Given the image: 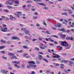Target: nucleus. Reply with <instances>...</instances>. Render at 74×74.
<instances>
[{"label": "nucleus", "mask_w": 74, "mask_h": 74, "mask_svg": "<svg viewBox=\"0 0 74 74\" xmlns=\"http://www.w3.org/2000/svg\"><path fill=\"white\" fill-rule=\"evenodd\" d=\"M27 67L28 69H30V68H36V67H37V66L36 65H33L32 64H29V65H27Z\"/></svg>", "instance_id": "nucleus-1"}, {"label": "nucleus", "mask_w": 74, "mask_h": 74, "mask_svg": "<svg viewBox=\"0 0 74 74\" xmlns=\"http://www.w3.org/2000/svg\"><path fill=\"white\" fill-rule=\"evenodd\" d=\"M67 42H65V41H62L61 43V45H62V46H63V47H67Z\"/></svg>", "instance_id": "nucleus-2"}, {"label": "nucleus", "mask_w": 74, "mask_h": 74, "mask_svg": "<svg viewBox=\"0 0 74 74\" xmlns=\"http://www.w3.org/2000/svg\"><path fill=\"white\" fill-rule=\"evenodd\" d=\"M7 29V28L5 27L4 28H2L1 29V30L2 32H7V31L6 30Z\"/></svg>", "instance_id": "nucleus-3"}, {"label": "nucleus", "mask_w": 74, "mask_h": 74, "mask_svg": "<svg viewBox=\"0 0 74 74\" xmlns=\"http://www.w3.org/2000/svg\"><path fill=\"white\" fill-rule=\"evenodd\" d=\"M58 30H59V31H61V32H63L65 33H66V31L64 28H62L61 29H58Z\"/></svg>", "instance_id": "nucleus-4"}, {"label": "nucleus", "mask_w": 74, "mask_h": 74, "mask_svg": "<svg viewBox=\"0 0 74 74\" xmlns=\"http://www.w3.org/2000/svg\"><path fill=\"white\" fill-rule=\"evenodd\" d=\"M38 55L39 56L38 57V59L40 60H42V59L41 58H43L42 56L40 54H38Z\"/></svg>", "instance_id": "nucleus-5"}, {"label": "nucleus", "mask_w": 74, "mask_h": 74, "mask_svg": "<svg viewBox=\"0 0 74 74\" xmlns=\"http://www.w3.org/2000/svg\"><path fill=\"white\" fill-rule=\"evenodd\" d=\"M28 63H29V64H36V63H35V62L33 61H29L28 62Z\"/></svg>", "instance_id": "nucleus-6"}, {"label": "nucleus", "mask_w": 74, "mask_h": 74, "mask_svg": "<svg viewBox=\"0 0 74 74\" xmlns=\"http://www.w3.org/2000/svg\"><path fill=\"white\" fill-rule=\"evenodd\" d=\"M3 73H5V74H6L7 73H8V71H5V70H2L1 71Z\"/></svg>", "instance_id": "nucleus-7"}, {"label": "nucleus", "mask_w": 74, "mask_h": 74, "mask_svg": "<svg viewBox=\"0 0 74 74\" xmlns=\"http://www.w3.org/2000/svg\"><path fill=\"white\" fill-rule=\"evenodd\" d=\"M55 26L56 27H60V24L58 23L57 24V25H55Z\"/></svg>", "instance_id": "nucleus-8"}, {"label": "nucleus", "mask_w": 74, "mask_h": 74, "mask_svg": "<svg viewBox=\"0 0 74 74\" xmlns=\"http://www.w3.org/2000/svg\"><path fill=\"white\" fill-rule=\"evenodd\" d=\"M12 40H18V39L17 37H16L15 36H12Z\"/></svg>", "instance_id": "nucleus-9"}, {"label": "nucleus", "mask_w": 74, "mask_h": 74, "mask_svg": "<svg viewBox=\"0 0 74 74\" xmlns=\"http://www.w3.org/2000/svg\"><path fill=\"white\" fill-rule=\"evenodd\" d=\"M66 44L67 45V46L68 47V49H70V48H71V45L67 43Z\"/></svg>", "instance_id": "nucleus-10"}, {"label": "nucleus", "mask_w": 74, "mask_h": 74, "mask_svg": "<svg viewBox=\"0 0 74 74\" xmlns=\"http://www.w3.org/2000/svg\"><path fill=\"white\" fill-rule=\"evenodd\" d=\"M48 40L50 41L51 42H54V40H53L52 39V38H48Z\"/></svg>", "instance_id": "nucleus-11"}, {"label": "nucleus", "mask_w": 74, "mask_h": 74, "mask_svg": "<svg viewBox=\"0 0 74 74\" xmlns=\"http://www.w3.org/2000/svg\"><path fill=\"white\" fill-rule=\"evenodd\" d=\"M5 47V46H2L0 47V49H2Z\"/></svg>", "instance_id": "nucleus-12"}, {"label": "nucleus", "mask_w": 74, "mask_h": 74, "mask_svg": "<svg viewBox=\"0 0 74 74\" xmlns=\"http://www.w3.org/2000/svg\"><path fill=\"white\" fill-rule=\"evenodd\" d=\"M3 11L4 12H9V10L7 9H4Z\"/></svg>", "instance_id": "nucleus-13"}, {"label": "nucleus", "mask_w": 74, "mask_h": 74, "mask_svg": "<svg viewBox=\"0 0 74 74\" xmlns=\"http://www.w3.org/2000/svg\"><path fill=\"white\" fill-rule=\"evenodd\" d=\"M23 48L24 49H28V47L26 45H24L23 46Z\"/></svg>", "instance_id": "nucleus-14"}, {"label": "nucleus", "mask_w": 74, "mask_h": 74, "mask_svg": "<svg viewBox=\"0 0 74 74\" xmlns=\"http://www.w3.org/2000/svg\"><path fill=\"white\" fill-rule=\"evenodd\" d=\"M0 42H2V43H5V42H6V41L5 40H0Z\"/></svg>", "instance_id": "nucleus-15"}, {"label": "nucleus", "mask_w": 74, "mask_h": 74, "mask_svg": "<svg viewBox=\"0 0 74 74\" xmlns=\"http://www.w3.org/2000/svg\"><path fill=\"white\" fill-rule=\"evenodd\" d=\"M68 12H69V13L70 14H73V12H71V11L70 10H68Z\"/></svg>", "instance_id": "nucleus-16"}, {"label": "nucleus", "mask_w": 74, "mask_h": 74, "mask_svg": "<svg viewBox=\"0 0 74 74\" xmlns=\"http://www.w3.org/2000/svg\"><path fill=\"white\" fill-rule=\"evenodd\" d=\"M43 10H48L49 8L47 7H45L43 8Z\"/></svg>", "instance_id": "nucleus-17"}, {"label": "nucleus", "mask_w": 74, "mask_h": 74, "mask_svg": "<svg viewBox=\"0 0 74 74\" xmlns=\"http://www.w3.org/2000/svg\"><path fill=\"white\" fill-rule=\"evenodd\" d=\"M16 62V61H13L12 63H16V64H19V63H20L19 61H18V62Z\"/></svg>", "instance_id": "nucleus-18"}, {"label": "nucleus", "mask_w": 74, "mask_h": 74, "mask_svg": "<svg viewBox=\"0 0 74 74\" xmlns=\"http://www.w3.org/2000/svg\"><path fill=\"white\" fill-rule=\"evenodd\" d=\"M38 4H39V5H44V6H46L45 5L44 3H38Z\"/></svg>", "instance_id": "nucleus-19"}, {"label": "nucleus", "mask_w": 74, "mask_h": 74, "mask_svg": "<svg viewBox=\"0 0 74 74\" xmlns=\"http://www.w3.org/2000/svg\"><path fill=\"white\" fill-rule=\"evenodd\" d=\"M14 66H15L16 67H17V68H18V69H19V68H20V66H18L16 64H15Z\"/></svg>", "instance_id": "nucleus-20"}, {"label": "nucleus", "mask_w": 74, "mask_h": 74, "mask_svg": "<svg viewBox=\"0 0 74 74\" xmlns=\"http://www.w3.org/2000/svg\"><path fill=\"white\" fill-rule=\"evenodd\" d=\"M43 60H44V61H45V62H47V63H48V62H49L45 58H43Z\"/></svg>", "instance_id": "nucleus-21"}, {"label": "nucleus", "mask_w": 74, "mask_h": 74, "mask_svg": "<svg viewBox=\"0 0 74 74\" xmlns=\"http://www.w3.org/2000/svg\"><path fill=\"white\" fill-rule=\"evenodd\" d=\"M14 2L15 3V4H19V1H15Z\"/></svg>", "instance_id": "nucleus-22"}, {"label": "nucleus", "mask_w": 74, "mask_h": 74, "mask_svg": "<svg viewBox=\"0 0 74 74\" xmlns=\"http://www.w3.org/2000/svg\"><path fill=\"white\" fill-rule=\"evenodd\" d=\"M7 44H11V42L10 41H8L7 42H6Z\"/></svg>", "instance_id": "nucleus-23"}, {"label": "nucleus", "mask_w": 74, "mask_h": 74, "mask_svg": "<svg viewBox=\"0 0 74 74\" xmlns=\"http://www.w3.org/2000/svg\"><path fill=\"white\" fill-rule=\"evenodd\" d=\"M42 22L43 23V25H45V26H46V25H47V23H46L45 22V21L44 20H43Z\"/></svg>", "instance_id": "nucleus-24"}, {"label": "nucleus", "mask_w": 74, "mask_h": 74, "mask_svg": "<svg viewBox=\"0 0 74 74\" xmlns=\"http://www.w3.org/2000/svg\"><path fill=\"white\" fill-rule=\"evenodd\" d=\"M14 14L15 15H16V16L18 17V18H19V16H20V15L16 14V13H14Z\"/></svg>", "instance_id": "nucleus-25"}, {"label": "nucleus", "mask_w": 74, "mask_h": 74, "mask_svg": "<svg viewBox=\"0 0 74 74\" xmlns=\"http://www.w3.org/2000/svg\"><path fill=\"white\" fill-rule=\"evenodd\" d=\"M65 37H66V35H63L61 36V38H65Z\"/></svg>", "instance_id": "nucleus-26"}, {"label": "nucleus", "mask_w": 74, "mask_h": 74, "mask_svg": "<svg viewBox=\"0 0 74 74\" xmlns=\"http://www.w3.org/2000/svg\"><path fill=\"white\" fill-rule=\"evenodd\" d=\"M2 58L3 59H7V57H4L3 56H2Z\"/></svg>", "instance_id": "nucleus-27"}, {"label": "nucleus", "mask_w": 74, "mask_h": 74, "mask_svg": "<svg viewBox=\"0 0 74 74\" xmlns=\"http://www.w3.org/2000/svg\"><path fill=\"white\" fill-rule=\"evenodd\" d=\"M56 58H57V59H58V58H60V56L58 55H56Z\"/></svg>", "instance_id": "nucleus-28"}, {"label": "nucleus", "mask_w": 74, "mask_h": 74, "mask_svg": "<svg viewBox=\"0 0 74 74\" xmlns=\"http://www.w3.org/2000/svg\"><path fill=\"white\" fill-rule=\"evenodd\" d=\"M35 50H37V51H40V49L38 47H35Z\"/></svg>", "instance_id": "nucleus-29"}, {"label": "nucleus", "mask_w": 74, "mask_h": 74, "mask_svg": "<svg viewBox=\"0 0 74 74\" xmlns=\"http://www.w3.org/2000/svg\"><path fill=\"white\" fill-rule=\"evenodd\" d=\"M21 30L23 31H26V29L25 28H22L21 29Z\"/></svg>", "instance_id": "nucleus-30"}, {"label": "nucleus", "mask_w": 74, "mask_h": 74, "mask_svg": "<svg viewBox=\"0 0 74 74\" xmlns=\"http://www.w3.org/2000/svg\"><path fill=\"white\" fill-rule=\"evenodd\" d=\"M40 49H42L43 50V49H45V47H42L41 46H40Z\"/></svg>", "instance_id": "nucleus-31"}, {"label": "nucleus", "mask_w": 74, "mask_h": 74, "mask_svg": "<svg viewBox=\"0 0 74 74\" xmlns=\"http://www.w3.org/2000/svg\"><path fill=\"white\" fill-rule=\"evenodd\" d=\"M1 53L4 54L5 53V51H0Z\"/></svg>", "instance_id": "nucleus-32"}, {"label": "nucleus", "mask_w": 74, "mask_h": 74, "mask_svg": "<svg viewBox=\"0 0 74 74\" xmlns=\"http://www.w3.org/2000/svg\"><path fill=\"white\" fill-rule=\"evenodd\" d=\"M61 14H62V15H67V13H62Z\"/></svg>", "instance_id": "nucleus-33"}, {"label": "nucleus", "mask_w": 74, "mask_h": 74, "mask_svg": "<svg viewBox=\"0 0 74 74\" xmlns=\"http://www.w3.org/2000/svg\"><path fill=\"white\" fill-rule=\"evenodd\" d=\"M33 19H37V16H34L33 17Z\"/></svg>", "instance_id": "nucleus-34"}, {"label": "nucleus", "mask_w": 74, "mask_h": 74, "mask_svg": "<svg viewBox=\"0 0 74 74\" xmlns=\"http://www.w3.org/2000/svg\"><path fill=\"white\" fill-rule=\"evenodd\" d=\"M71 31L69 29H68L67 30L66 33H70Z\"/></svg>", "instance_id": "nucleus-35"}, {"label": "nucleus", "mask_w": 74, "mask_h": 74, "mask_svg": "<svg viewBox=\"0 0 74 74\" xmlns=\"http://www.w3.org/2000/svg\"><path fill=\"white\" fill-rule=\"evenodd\" d=\"M70 39L71 40H72V41H73L74 40V38H73V37L72 36H71Z\"/></svg>", "instance_id": "nucleus-36"}, {"label": "nucleus", "mask_w": 74, "mask_h": 74, "mask_svg": "<svg viewBox=\"0 0 74 74\" xmlns=\"http://www.w3.org/2000/svg\"><path fill=\"white\" fill-rule=\"evenodd\" d=\"M17 52L19 53H22L23 52V51L22 50H20V51H18Z\"/></svg>", "instance_id": "nucleus-37"}, {"label": "nucleus", "mask_w": 74, "mask_h": 74, "mask_svg": "<svg viewBox=\"0 0 74 74\" xmlns=\"http://www.w3.org/2000/svg\"><path fill=\"white\" fill-rule=\"evenodd\" d=\"M8 55L9 56H11V55H12V56H13V55H14V54H11V53H9Z\"/></svg>", "instance_id": "nucleus-38"}, {"label": "nucleus", "mask_w": 74, "mask_h": 74, "mask_svg": "<svg viewBox=\"0 0 74 74\" xmlns=\"http://www.w3.org/2000/svg\"><path fill=\"white\" fill-rule=\"evenodd\" d=\"M25 64H22V67H23V68H25Z\"/></svg>", "instance_id": "nucleus-39"}, {"label": "nucleus", "mask_w": 74, "mask_h": 74, "mask_svg": "<svg viewBox=\"0 0 74 74\" xmlns=\"http://www.w3.org/2000/svg\"><path fill=\"white\" fill-rule=\"evenodd\" d=\"M7 64L8 66L9 67H10V66H11V65L10 64V63H7Z\"/></svg>", "instance_id": "nucleus-40"}, {"label": "nucleus", "mask_w": 74, "mask_h": 74, "mask_svg": "<svg viewBox=\"0 0 74 74\" xmlns=\"http://www.w3.org/2000/svg\"><path fill=\"white\" fill-rule=\"evenodd\" d=\"M16 12L18 14H20L21 13H22V12L21 11L20 12Z\"/></svg>", "instance_id": "nucleus-41"}, {"label": "nucleus", "mask_w": 74, "mask_h": 74, "mask_svg": "<svg viewBox=\"0 0 74 74\" xmlns=\"http://www.w3.org/2000/svg\"><path fill=\"white\" fill-rule=\"evenodd\" d=\"M69 64H73V62H72L71 61H69Z\"/></svg>", "instance_id": "nucleus-42"}, {"label": "nucleus", "mask_w": 74, "mask_h": 74, "mask_svg": "<svg viewBox=\"0 0 74 74\" xmlns=\"http://www.w3.org/2000/svg\"><path fill=\"white\" fill-rule=\"evenodd\" d=\"M53 37H55L56 38H58V36H56V35H53L52 36Z\"/></svg>", "instance_id": "nucleus-43"}, {"label": "nucleus", "mask_w": 74, "mask_h": 74, "mask_svg": "<svg viewBox=\"0 0 74 74\" xmlns=\"http://www.w3.org/2000/svg\"><path fill=\"white\" fill-rule=\"evenodd\" d=\"M29 31H25V34H27V33H29Z\"/></svg>", "instance_id": "nucleus-44"}, {"label": "nucleus", "mask_w": 74, "mask_h": 74, "mask_svg": "<svg viewBox=\"0 0 74 74\" xmlns=\"http://www.w3.org/2000/svg\"><path fill=\"white\" fill-rule=\"evenodd\" d=\"M49 45H50V46H53V44L52 43H49Z\"/></svg>", "instance_id": "nucleus-45"}, {"label": "nucleus", "mask_w": 74, "mask_h": 74, "mask_svg": "<svg viewBox=\"0 0 74 74\" xmlns=\"http://www.w3.org/2000/svg\"><path fill=\"white\" fill-rule=\"evenodd\" d=\"M66 40H70V37H66Z\"/></svg>", "instance_id": "nucleus-46"}, {"label": "nucleus", "mask_w": 74, "mask_h": 74, "mask_svg": "<svg viewBox=\"0 0 74 74\" xmlns=\"http://www.w3.org/2000/svg\"><path fill=\"white\" fill-rule=\"evenodd\" d=\"M38 39H39V40H40V41H41V40H42V38L40 37H39Z\"/></svg>", "instance_id": "nucleus-47"}, {"label": "nucleus", "mask_w": 74, "mask_h": 74, "mask_svg": "<svg viewBox=\"0 0 74 74\" xmlns=\"http://www.w3.org/2000/svg\"><path fill=\"white\" fill-rule=\"evenodd\" d=\"M39 30H42V29H44V28H42L41 27H39Z\"/></svg>", "instance_id": "nucleus-48"}, {"label": "nucleus", "mask_w": 74, "mask_h": 74, "mask_svg": "<svg viewBox=\"0 0 74 74\" xmlns=\"http://www.w3.org/2000/svg\"><path fill=\"white\" fill-rule=\"evenodd\" d=\"M31 74H36V72H35L34 71H33L31 73Z\"/></svg>", "instance_id": "nucleus-49"}, {"label": "nucleus", "mask_w": 74, "mask_h": 74, "mask_svg": "<svg viewBox=\"0 0 74 74\" xmlns=\"http://www.w3.org/2000/svg\"><path fill=\"white\" fill-rule=\"evenodd\" d=\"M23 8H25V7H26V5H23Z\"/></svg>", "instance_id": "nucleus-50"}, {"label": "nucleus", "mask_w": 74, "mask_h": 74, "mask_svg": "<svg viewBox=\"0 0 74 74\" xmlns=\"http://www.w3.org/2000/svg\"><path fill=\"white\" fill-rule=\"evenodd\" d=\"M27 6L28 7H31L32 5H31L30 4H29L27 5Z\"/></svg>", "instance_id": "nucleus-51"}, {"label": "nucleus", "mask_w": 74, "mask_h": 74, "mask_svg": "<svg viewBox=\"0 0 74 74\" xmlns=\"http://www.w3.org/2000/svg\"><path fill=\"white\" fill-rule=\"evenodd\" d=\"M49 4H53V2H51V1H49Z\"/></svg>", "instance_id": "nucleus-52"}, {"label": "nucleus", "mask_w": 74, "mask_h": 74, "mask_svg": "<svg viewBox=\"0 0 74 74\" xmlns=\"http://www.w3.org/2000/svg\"><path fill=\"white\" fill-rule=\"evenodd\" d=\"M60 66H62V67H64V64H61Z\"/></svg>", "instance_id": "nucleus-53"}, {"label": "nucleus", "mask_w": 74, "mask_h": 74, "mask_svg": "<svg viewBox=\"0 0 74 74\" xmlns=\"http://www.w3.org/2000/svg\"><path fill=\"white\" fill-rule=\"evenodd\" d=\"M52 28L53 29V30H55L56 29V28L54 27H52Z\"/></svg>", "instance_id": "nucleus-54"}, {"label": "nucleus", "mask_w": 74, "mask_h": 74, "mask_svg": "<svg viewBox=\"0 0 74 74\" xmlns=\"http://www.w3.org/2000/svg\"><path fill=\"white\" fill-rule=\"evenodd\" d=\"M36 63L37 64H40V62H38L37 61H36Z\"/></svg>", "instance_id": "nucleus-55"}, {"label": "nucleus", "mask_w": 74, "mask_h": 74, "mask_svg": "<svg viewBox=\"0 0 74 74\" xmlns=\"http://www.w3.org/2000/svg\"><path fill=\"white\" fill-rule=\"evenodd\" d=\"M49 32V31H46V33H47V34H51V33H50Z\"/></svg>", "instance_id": "nucleus-56"}, {"label": "nucleus", "mask_w": 74, "mask_h": 74, "mask_svg": "<svg viewBox=\"0 0 74 74\" xmlns=\"http://www.w3.org/2000/svg\"><path fill=\"white\" fill-rule=\"evenodd\" d=\"M10 18H13V19H14V16H13L12 15H11L10 16Z\"/></svg>", "instance_id": "nucleus-57"}, {"label": "nucleus", "mask_w": 74, "mask_h": 74, "mask_svg": "<svg viewBox=\"0 0 74 74\" xmlns=\"http://www.w3.org/2000/svg\"><path fill=\"white\" fill-rule=\"evenodd\" d=\"M62 63H65V60H62L61 61Z\"/></svg>", "instance_id": "nucleus-58"}, {"label": "nucleus", "mask_w": 74, "mask_h": 74, "mask_svg": "<svg viewBox=\"0 0 74 74\" xmlns=\"http://www.w3.org/2000/svg\"><path fill=\"white\" fill-rule=\"evenodd\" d=\"M7 35L8 36H11V33H9L8 34H7Z\"/></svg>", "instance_id": "nucleus-59"}, {"label": "nucleus", "mask_w": 74, "mask_h": 74, "mask_svg": "<svg viewBox=\"0 0 74 74\" xmlns=\"http://www.w3.org/2000/svg\"><path fill=\"white\" fill-rule=\"evenodd\" d=\"M20 27H23V25H22V24H20Z\"/></svg>", "instance_id": "nucleus-60"}, {"label": "nucleus", "mask_w": 74, "mask_h": 74, "mask_svg": "<svg viewBox=\"0 0 74 74\" xmlns=\"http://www.w3.org/2000/svg\"><path fill=\"white\" fill-rule=\"evenodd\" d=\"M60 51H61L63 50V47H61V48L60 49Z\"/></svg>", "instance_id": "nucleus-61"}, {"label": "nucleus", "mask_w": 74, "mask_h": 74, "mask_svg": "<svg viewBox=\"0 0 74 74\" xmlns=\"http://www.w3.org/2000/svg\"><path fill=\"white\" fill-rule=\"evenodd\" d=\"M34 14L35 15H38V13H37V12H36L34 13Z\"/></svg>", "instance_id": "nucleus-62"}, {"label": "nucleus", "mask_w": 74, "mask_h": 74, "mask_svg": "<svg viewBox=\"0 0 74 74\" xmlns=\"http://www.w3.org/2000/svg\"><path fill=\"white\" fill-rule=\"evenodd\" d=\"M67 71H72V70H71V69H68L67 70Z\"/></svg>", "instance_id": "nucleus-63"}, {"label": "nucleus", "mask_w": 74, "mask_h": 74, "mask_svg": "<svg viewBox=\"0 0 74 74\" xmlns=\"http://www.w3.org/2000/svg\"><path fill=\"white\" fill-rule=\"evenodd\" d=\"M3 27H7V25L4 24H3Z\"/></svg>", "instance_id": "nucleus-64"}]
</instances>
